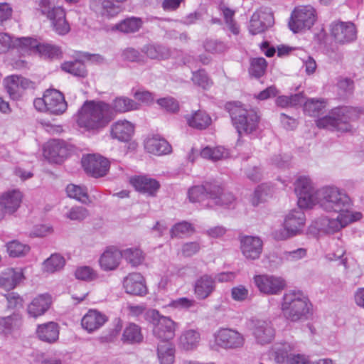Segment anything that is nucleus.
I'll return each instance as SVG.
<instances>
[{"label": "nucleus", "instance_id": "nucleus-19", "mask_svg": "<svg viewBox=\"0 0 364 364\" xmlns=\"http://www.w3.org/2000/svg\"><path fill=\"white\" fill-rule=\"evenodd\" d=\"M331 32L335 41L339 43H348L356 38L357 31L351 22H333L331 25Z\"/></svg>", "mask_w": 364, "mask_h": 364}, {"label": "nucleus", "instance_id": "nucleus-58", "mask_svg": "<svg viewBox=\"0 0 364 364\" xmlns=\"http://www.w3.org/2000/svg\"><path fill=\"white\" fill-rule=\"evenodd\" d=\"M75 274L77 279L84 281H92L97 278L96 272L92 268L87 266L77 268Z\"/></svg>", "mask_w": 364, "mask_h": 364}, {"label": "nucleus", "instance_id": "nucleus-17", "mask_svg": "<svg viewBox=\"0 0 364 364\" xmlns=\"http://www.w3.org/2000/svg\"><path fill=\"white\" fill-rule=\"evenodd\" d=\"M22 198L23 195L18 190H11L2 193L0 196V221L6 215H11L17 211Z\"/></svg>", "mask_w": 364, "mask_h": 364}, {"label": "nucleus", "instance_id": "nucleus-32", "mask_svg": "<svg viewBox=\"0 0 364 364\" xmlns=\"http://www.w3.org/2000/svg\"><path fill=\"white\" fill-rule=\"evenodd\" d=\"M144 147L149 153L156 155H164L171 151V146L164 139L157 136L149 138L145 141Z\"/></svg>", "mask_w": 364, "mask_h": 364}, {"label": "nucleus", "instance_id": "nucleus-57", "mask_svg": "<svg viewBox=\"0 0 364 364\" xmlns=\"http://www.w3.org/2000/svg\"><path fill=\"white\" fill-rule=\"evenodd\" d=\"M192 80L195 85L207 88L211 84L210 80L204 70H199L198 71L193 72Z\"/></svg>", "mask_w": 364, "mask_h": 364}, {"label": "nucleus", "instance_id": "nucleus-42", "mask_svg": "<svg viewBox=\"0 0 364 364\" xmlns=\"http://www.w3.org/2000/svg\"><path fill=\"white\" fill-rule=\"evenodd\" d=\"M326 106V101L324 99L311 98L305 102L304 111L311 117H317Z\"/></svg>", "mask_w": 364, "mask_h": 364}, {"label": "nucleus", "instance_id": "nucleus-30", "mask_svg": "<svg viewBox=\"0 0 364 364\" xmlns=\"http://www.w3.org/2000/svg\"><path fill=\"white\" fill-rule=\"evenodd\" d=\"M23 274L21 269H7L0 275V287L9 291L14 289L23 279Z\"/></svg>", "mask_w": 364, "mask_h": 364}, {"label": "nucleus", "instance_id": "nucleus-52", "mask_svg": "<svg viewBox=\"0 0 364 364\" xmlns=\"http://www.w3.org/2000/svg\"><path fill=\"white\" fill-rule=\"evenodd\" d=\"M267 68V62L264 58H254L251 61L250 73L256 77H261Z\"/></svg>", "mask_w": 364, "mask_h": 364}, {"label": "nucleus", "instance_id": "nucleus-31", "mask_svg": "<svg viewBox=\"0 0 364 364\" xmlns=\"http://www.w3.org/2000/svg\"><path fill=\"white\" fill-rule=\"evenodd\" d=\"M38 338L48 343H53L58 339V325L55 322H48L38 326L36 330Z\"/></svg>", "mask_w": 364, "mask_h": 364}, {"label": "nucleus", "instance_id": "nucleus-10", "mask_svg": "<svg viewBox=\"0 0 364 364\" xmlns=\"http://www.w3.org/2000/svg\"><path fill=\"white\" fill-rule=\"evenodd\" d=\"M299 208L291 210L286 217L284 220V228L276 232V237L278 240H285L294 236L301 231L305 223V215L299 205Z\"/></svg>", "mask_w": 364, "mask_h": 364}, {"label": "nucleus", "instance_id": "nucleus-25", "mask_svg": "<svg viewBox=\"0 0 364 364\" xmlns=\"http://www.w3.org/2000/svg\"><path fill=\"white\" fill-rule=\"evenodd\" d=\"M252 333L257 342L262 345L270 343L275 334L272 323L263 320L255 321Z\"/></svg>", "mask_w": 364, "mask_h": 364}, {"label": "nucleus", "instance_id": "nucleus-38", "mask_svg": "<svg viewBox=\"0 0 364 364\" xmlns=\"http://www.w3.org/2000/svg\"><path fill=\"white\" fill-rule=\"evenodd\" d=\"M38 46V41L31 37L17 38L14 40V47L19 52L31 54L36 53Z\"/></svg>", "mask_w": 364, "mask_h": 364}, {"label": "nucleus", "instance_id": "nucleus-4", "mask_svg": "<svg viewBox=\"0 0 364 364\" xmlns=\"http://www.w3.org/2000/svg\"><path fill=\"white\" fill-rule=\"evenodd\" d=\"M362 113V109L355 107H338L333 108L326 116L316 120L318 128L341 132L352 129L350 122L357 120Z\"/></svg>", "mask_w": 364, "mask_h": 364}, {"label": "nucleus", "instance_id": "nucleus-6", "mask_svg": "<svg viewBox=\"0 0 364 364\" xmlns=\"http://www.w3.org/2000/svg\"><path fill=\"white\" fill-rule=\"evenodd\" d=\"M35 9L50 21L53 29L59 35L69 32L70 25L66 21L65 11L62 6L55 5L54 0H35Z\"/></svg>", "mask_w": 364, "mask_h": 364}, {"label": "nucleus", "instance_id": "nucleus-16", "mask_svg": "<svg viewBox=\"0 0 364 364\" xmlns=\"http://www.w3.org/2000/svg\"><path fill=\"white\" fill-rule=\"evenodd\" d=\"M82 165L86 173L95 178L104 176L109 168L108 160L97 154L83 156Z\"/></svg>", "mask_w": 364, "mask_h": 364}, {"label": "nucleus", "instance_id": "nucleus-12", "mask_svg": "<svg viewBox=\"0 0 364 364\" xmlns=\"http://www.w3.org/2000/svg\"><path fill=\"white\" fill-rule=\"evenodd\" d=\"M215 344L226 350L240 348L245 343L242 334L232 328H220L214 334Z\"/></svg>", "mask_w": 364, "mask_h": 364}, {"label": "nucleus", "instance_id": "nucleus-47", "mask_svg": "<svg viewBox=\"0 0 364 364\" xmlns=\"http://www.w3.org/2000/svg\"><path fill=\"white\" fill-rule=\"evenodd\" d=\"M66 192L70 198H74L82 203L86 204L90 201L87 189L85 186L70 184L66 188Z\"/></svg>", "mask_w": 364, "mask_h": 364}, {"label": "nucleus", "instance_id": "nucleus-15", "mask_svg": "<svg viewBox=\"0 0 364 364\" xmlns=\"http://www.w3.org/2000/svg\"><path fill=\"white\" fill-rule=\"evenodd\" d=\"M240 248L242 255L248 260L258 259L262 252L263 242L258 236L240 235Z\"/></svg>", "mask_w": 364, "mask_h": 364}, {"label": "nucleus", "instance_id": "nucleus-1", "mask_svg": "<svg viewBox=\"0 0 364 364\" xmlns=\"http://www.w3.org/2000/svg\"><path fill=\"white\" fill-rule=\"evenodd\" d=\"M294 185L298 205L301 208H311L316 204L329 213H355L349 196L336 186H327L315 191L307 177L299 178Z\"/></svg>", "mask_w": 364, "mask_h": 364}, {"label": "nucleus", "instance_id": "nucleus-3", "mask_svg": "<svg viewBox=\"0 0 364 364\" xmlns=\"http://www.w3.org/2000/svg\"><path fill=\"white\" fill-rule=\"evenodd\" d=\"M113 117L109 105L102 102H86L80 112L77 123L87 130H97L107 126Z\"/></svg>", "mask_w": 364, "mask_h": 364}, {"label": "nucleus", "instance_id": "nucleus-26", "mask_svg": "<svg viewBox=\"0 0 364 364\" xmlns=\"http://www.w3.org/2000/svg\"><path fill=\"white\" fill-rule=\"evenodd\" d=\"M122 258V251L114 247H109L100 256L99 263L104 271H112L118 267Z\"/></svg>", "mask_w": 364, "mask_h": 364}, {"label": "nucleus", "instance_id": "nucleus-59", "mask_svg": "<svg viewBox=\"0 0 364 364\" xmlns=\"http://www.w3.org/2000/svg\"><path fill=\"white\" fill-rule=\"evenodd\" d=\"M224 18L227 26L230 31L235 35H237L240 32L239 27L237 23L233 20V16L235 14L234 11L231 10L229 8H225L223 10Z\"/></svg>", "mask_w": 364, "mask_h": 364}, {"label": "nucleus", "instance_id": "nucleus-8", "mask_svg": "<svg viewBox=\"0 0 364 364\" xmlns=\"http://www.w3.org/2000/svg\"><path fill=\"white\" fill-rule=\"evenodd\" d=\"M316 19V11L311 6H299L292 12L289 27L294 33H299L310 29Z\"/></svg>", "mask_w": 364, "mask_h": 364}, {"label": "nucleus", "instance_id": "nucleus-27", "mask_svg": "<svg viewBox=\"0 0 364 364\" xmlns=\"http://www.w3.org/2000/svg\"><path fill=\"white\" fill-rule=\"evenodd\" d=\"M51 303L52 299L49 294H40L28 305L27 312L31 317L37 318L43 315L48 310Z\"/></svg>", "mask_w": 364, "mask_h": 364}, {"label": "nucleus", "instance_id": "nucleus-55", "mask_svg": "<svg viewBox=\"0 0 364 364\" xmlns=\"http://www.w3.org/2000/svg\"><path fill=\"white\" fill-rule=\"evenodd\" d=\"M89 215L88 210L82 206H75L66 213V217L71 220L82 221Z\"/></svg>", "mask_w": 364, "mask_h": 364}, {"label": "nucleus", "instance_id": "nucleus-50", "mask_svg": "<svg viewBox=\"0 0 364 364\" xmlns=\"http://www.w3.org/2000/svg\"><path fill=\"white\" fill-rule=\"evenodd\" d=\"M194 232V228L190 223L182 221L175 224L170 230V235L173 237H183L190 232Z\"/></svg>", "mask_w": 364, "mask_h": 364}, {"label": "nucleus", "instance_id": "nucleus-45", "mask_svg": "<svg viewBox=\"0 0 364 364\" xmlns=\"http://www.w3.org/2000/svg\"><path fill=\"white\" fill-rule=\"evenodd\" d=\"M65 264V260L63 256L59 254H53L44 261L43 268L46 272L53 273L63 269Z\"/></svg>", "mask_w": 364, "mask_h": 364}, {"label": "nucleus", "instance_id": "nucleus-29", "mask_svg": "<svg viewBox=\"0 0 364 364\" xmlns=\"http://www.w3.org/2000/svg\"><path fill=\"white\" fill-rule=\"evenodd\" d=\"M134 132V126L127 120H119L111 127V136L120 141H128Z\"/></svg>", "mask_w": 364, "mask_h": 364}, {"label": "nucleus", "instance_id": "nucleus-22", "mask_svg": "<svg viewBox=\"0 0 364 364\" xmlns=\"http://www.w3.org/2000/svg\"><path fill=\"white\" fill-rule=\"evenodd\" d=\"M126 293L136 296H144L147 288L143 276L139 273H131L123 281Z\"/></svg>", "mask_w": 364, "mask_h": 364}, {"label": "nucleus", "instance_id": "nucleus-34", "mask_svg": "<svg viewBox=\"0 0 364 364\" xmlns=\"http://www.w3.org/2000/svg\"><path fill=\"white\" fill-rule=\"evenodd\" d=\"M143 338L141 327L130 323L124 329L122 341L125 343L136 344L141 343Z\"/></svg>", "mask_w": 364, "mask_h": 364}, {"label": "nucleus", "instance_id": "nucleus-40", "mask_svg": "<svg viewBox=\"0 0 364 364\" xmlns=\"http://www.w3.org/2000/svg\"><path fill=\"white\" fill-rule=\"evenodd\" d=\"M61 69L76 77H84L87 75L85 64L79 60L66 61L61 64Z\"/></svg>", "mask_w": 364, "mask_h": 364}, {"label": "nucleus", "instance_id": "nucleus-62", "mask_svg": "<svg viewBox=\"0 0 364 364\" xmlns=\"http://www.w3.org/2000/svg\"><path fill=\"white\" fill-rule=\"evenodd\" d=\"M200 250V245L198 242H189L183 245L181 252L184 257H192Z\"/></svg>", "mask_w": 364, "mask_h": 364}, {"label": "nucleus", "instance_id": "nucleus-35", "mask_svg": "<svg viewBox=\"0 0 364 364\" xmlns=\"http://www.w3.org/2000/svg\"><path fill=\"white\" fill-rule=\"evenodd\" d=\"M141 50L151 59L166 60L171 56L170 49L162 45H146Z\"/></svg>", "mask_w": 364, "mask_h": 364}, {"label": "nucleus", "instance_id": "nucleus-53", "mask_svg": "<svg viewBox=\"0 0 364 364\" xmlns=\"http://www.w3.org/2000/svg\"><path fill=\"white\" fill-rule=\"evenodd\" d=\"M190 201L203 202L205 200V184L191 188L188 192Z\"/></svg>", "mask_w": 364, "mask_h": 364}, {"label": "nucleus", "instance_id": "nucleus-33", "mask_svg": "<svg viewBox=\"0 0 364 364\" xmlns=\"http://www.w3.org/2000/svg\"><path fill=\"white\" fill-rule=\"evenodd\" d=\"M286 358L287 359L288 364H309V359L304 355H288L287 347L286 346V345L283 346L282 349L276 348L275 360H277V362L283 363Z\"/></svg>", "mask_w": 364, "mask_h": 364}, {"label": "nucleus", "instance_id": "nucleus-56", "mask_svg": "<svg viewBox=\"0 0 364 364\" xmlns=\"http://www.w3.org/2000/svg\"><path fill=\"white\" fill-rule=\"evenodd\" d=\"M269 194V188L266 185L258 186L255 189L252 198L251 203L254 206L257 205L259 203L264 201Z\"/></svg>", "mask_w": 364, "mask_h": 364}, {"label": "nucleus", "instance_id": "nucleus-28", "mask_svg": "<svg viewBox=\"0 0 364 364\" xmlns=\"http://www.w3.org/2000/svg\"><path fill=\"white\" fill-rule=\"evenodd\" d=\"M107 320L105 314L97 310L90 309L82 317L81 325L83 328L91 333L102 326Z\"/></svg>", "mask_w": 364, "mask_h": 364}, {"label": "nucleus", "instance_id": "nucleus-18", "mask_svg": "<svg viewBox=\"0 0 364 364\" xmlns=\"http://www.w3.org/2000/svg\"><path fill=\"white\" fill-rule=\"evenodd\" d=\"M274 23V16L271 11H257L251 16L248 28L249 32L252 35L259 34L272 26Z\"/></svg>", "mask_w": 364, "mask_h": 364}, {"label": "nucleus", "instance_id": "nucleus-24", "mask_svg": "<svg viewBox=\"0 0 364 364\" xmlns=\"http://www.w3.org/2000/svg\"><path fill=\"white\" fill-rule=\"evenodd\" d=\"M215 286L214 277L208 274H203L198 277L194 283V294L198 299L204 300L215 290Z\"/></svg>", "mask_w": 364, "mask_h": 364}, {"label": "nucleus", "instance_id": "nucleus-63", "mask_svg": "<svg viewBox=\"0 0 364 364\" xmlns=\"http://www.w3.org/2000/svg\"><path fill=\"white\" fill-rule=\"evenodd\" d=\"M196 302L194 299H190L186 297H181L173 300L171 302L172 306L178 309H189L193 307L196 305Z\"/></svg>", "mask_w": 364, "mask_h": 364}, {"label": "nucleus", "instance_id": "nucleus-14", "mask_svg": "<svg viewBox=\"0 0 364 364\" xmlns=\"http://www.w3.org/2000/svg\"><path fill=\"white\" fill-rule=\"evenodd\" d=\"M70 151L69 146L60 139H51L43 146V156L50 163H61Z\"/></svg>", "mask_w": 364, "mask_h": 364}, {"label": "nucleus", "instance_id": "nucleus-43", "mask_svg": "<svg viewBox=\"0 0 364 364\" xmlns=\"http://www.w3.org/2000/svg\"><path fill=\"white\" fill-rule=\"evenodd\" d=\"M199 341L200 334L194 330L186 331L180 337V344L186 350L195 348Z\"/></svg>", "mask_w": 364, "mask_h": 364}, {"label": "nucleus", "instance_id": "nucleus-39", "mask_svg": "<svg viewBox=\"0 0 364 364\" xmlns=\"http://www.w3.org/2000/svg\"><path fill=\"white\" fill-rule=\"evenodd\" d=\"M139 107V103L126 97H116L112 103V109L120 113L138 109Z\"/></svg>", "mask_w": 364, "mask_h": 364}, {"label": "nucleus", "instance_id": "nucleus-54", "mask_svg": "<svg viewBox=\"0 0 364 364\" xmlns=\"http://www.w3.org/2000/svg\"><path fill=\"white\" fill-rule=\"evenodd\" d=\"M157 103L161 107L171 113H176L179 110L178 101L171 97L160 98L157 100Z\"/></svg>", "mask_w": 364, "mask_h": 364}, {"label": "nucleus", "instance_id": "nucleus-9", "mask_svg": "<svg viewBox=\"0 0 364 364\" xmlns=\"http://www.w3.org/2000/svg\"><path fill=\"white\" fill-rule=\"evenodd\" d=\"M336 218L324 217L318 219L316 223L317 228L328 234H332L339 231L349 223L357 221L361 218V213H337Z\"/></svg>", "mask_w": 364, "mask_h": 364}, {"label": "nucleus", "instance_id": "nucleus-36", "mask_svg": "<svg viewBox=\"0 0 364 364\" xmlns=\"http://www.w3.org/2000/svg\"><path fill=\"white\" fill-rule=\"evenodd\" d=\"M186 118L190 127L198 129H205L211 123L210 117L205 112L201 110H198Z\"/></svg>", "mask_w": 364, "mask_h": 364}, {"label": "nucleus", "instance_id": "nucleus-5", "mask_svg": "<svg viewBox=\"0 0 364 364\" xmlns=\"http://www.w3.org/2000/svg\"><path fill=\"white\" fill-rule=\"evenodd\" d=\"M232 124L238 134H251L258 127L259 117L253 109H247L240 102H229L225 105Z\"/></svg>", "mask_w": 364, "mask_h": 364}, {"label": "nucleus", "instance_id": "nucleus-23", "mask_svg": "<svg viewBox=\"0 0 364 364\" xmlns=\"http://www.w3.org/2000/svg\"><path fill=\"white\" fill-rule=\"evenodd\" d=\"M46 102H47V112L50 114H62L67 109V102L63 95L58 90L51 89L46 91Z\"/></svg>", "mask_w": 364, "mask_h": 364}, {"label": "nucleus", "instance_id": "nucleus-51", "mask_svg": "<svg viewBox=\"0 0 364 364\" xmlns=\"http://www.w3.org/2000/svg\"><path fill=\"white\" fill-rule=\"evenodd\" d=\"M36 53H39L41 56L46 58H54L58 57L61 54V52L58 46L38 42Z\"/></svg>", "mask_w": 364, "mask_h": 364}, {"label": "nucleus", "instance_id": "nucleus-44", "mask_svg": "<svg viewBox=\"0 0 364 364\" xmlns=\"http://www.w3.org/2000/svg\"><path fill=\"white\" fill-rule=\"evenodd\" d=\"M200 156L204 159L215 161L228 157L229 152L228 149L223 146H216L214 148L206 146L201 150Z\"/></svg>", "mask_w": 364, "mask_h": 364}, {"label": "nucleus", "instance_id": "nucleus-7", "mask_svg": "<svg viewBox=\"0 0 364 364\" xmlns=\"http://www.w3.org/2000/svg\"><path fill=\"white\" fill-rule=\"evenodd\" d=\"M310 305L308 298L301 291H290L283 296L282 310L288 319L296 321L306 316Z\"/></svg>", "mask_w": 364, "mask_h": 364}, {"label": "nucleus", "instance_id": "nucleus-49", "mask_svg": "<svg viewBox=\"0 0 364 364\" xmlns=\"http://www.w3.org/2000/svg\"><path fill=\"white\" fill-rule=\"evenodd\" d=\"M205 50L213 54H220L229 49L227 43L218 39H207L204 42Z\"/></svg>", "mask_w": 364, "mask_h": 364}, {"label": "nucleus", "instance_id": "nucleus-20", "mask_svg": "<svg viewBox=\"0 0 364 364\" xmlns=\"http://www.w3.org/2000/svg\"><path fill=\"white\" fill-rule=\"evenodd\" d=\"M130 183L137 191L151 197L156 196L160 188L158 181L147 176H134L130 179Z\"/></svg>", "mask_w": 364, "mask_h": 364}, {"label": "nucleus", "instance_id": "nucleus-37", "mask_svg": "<svg viewBox=\"0 0 364 364\" xmlns=\"http://www.w3.org/2000/svg\"><path fill=\"white\" fill-rule=\"evenodd\" d=\"M141 26L142 21L140 18L131 17L115 24L112 30H117L124 33H135L139 30Z\"/></svg>", "mask_w": 364, "mask_h": 364}, {"label": "nucleus", "instance_id": "nucleus-11", "mask_svg": "<svg viewBox=\"0 0 364 364\" xmlns=\"http://www.w3.org/2000/svg\"><path fill=\"white\" fill-rule=\"evenodd\" d=\"M253 282L259 292L266 295L279 294L286 286L282 277L267 274L254 276Z\"/></svg>", "mask_w": 364, "mask_h": 364}, {"label": "nucleus", "instance_id": "nucleus-64", "mask_svg": "<svg viewBox=\"0 0 364 364\" xmlns=\"http://www.w3.org/2000/svg\"><path fill=\"white\" fill-rule=\"evenodd\" d=\"M14 40H12L11 37L6 33H0V53H4L11 46L14 47Z\"/></svg>", "mask_w": 364, "mask_h": 364}, {"label": "nucleus", "instance_id": "nucleus-2", "mask_svg": "<svg viewBox=\"0 0 364 364\" xmlns=\"http://www.w3.org/2000/svg\"><path fill=\"white\" fill-rule=\"evenodd\" d=\"M146 319L153 325V335L159 340L157 354L161 364H172L175 349L171 341L175 336L176 323L169 317L161 316L155 309L146 312Z\"/></svg>", "mask_w": 364, "mask_h": 364}, {"label": "nucleus", "instance_id": "nucleus-46", "mask_svg": "<svg viewBox=\"0 0 364 364\" xmlns=\"http://www.w3.org/2000/svg\"><path fill=\"white\" fill-rule=\"evenodd\" d=\"M6 250L11 257H22L26 256L30 251L28 245L20 242L18 240H12L6 245Z\"/></svg>", "mask_w": 364, "mask_h": 364}, {"label": "nucleus", "instance_id": "nucleus-21", "mask_svg": "<svg viewBox=\"0 0 364 364\" xmlns=\"http://www.w3.org/2000/svg\"><path fill=\"white\" fill-rule=\"evenodd\" d=\"M5 87L10 97L18 99L23 90L33 87V83L27 78L18 75H11L4 80Z\"/></svg>", "mask_w": 364, "mask_h": 364}, {"label": "nucleus", "instance_id": "nucleus-48", "mask_svg": "<svg viewBox=\"0 0 364 364\" xmlns=\"http://www.w3.org/2000/svg\"><path fill=\"white\" fill-rule=\"evenodd\" d=\"M20 322L21 318L17 314L0 318V333L4 334L11 333L15 328L18 327Z\"/></svg>", "mask_w": 364, "mask_h": 364}, {"label": "nucleus", "instance_id": "nucleus-41", "mask_svg": "<svg viewBox=\"0 0 364 364\" xmlns=\"http://www.w3.org/2000/svg\"><path fill=\"white\" fill-rule=\"evenodd\" d=\"M122 255L126 262L134 267L141 264L145 259L144 252L139 248H127L122 250Z\"/></svg>", "mask_w": 364, "mask_h": 364}, {"label": "nucleus", "instance_id": "nucleus-13", "mask_svg": "<svg viewBox=\"0 0 364 364\" xmlns=\"http://www.w3.org/2000/svg\"><path fill=\"white\" fill-rule=\"evenodd\" d=\"M205 200H209L211 204L219 206H228L234 200V196L230 192H224L223 188L216 181L205 182Z\"/></svg>", "mask_w": 364, "mask_h": 364}, {"label": "nucleus", "instance_id": "nucleus-60", "mask_svg": "<svg viewBox=\"0 0 364 364\" xmlns=\"http://www.w3.org/2000/svg\"><path fill=\"white\" fill-rule=\"evenodd\" d=\"M7 300V308L15 309L21 308L23 306L22 298L16 293L11 292L5 295Z\"/></svg>", "mask_w": 364, "mask_h": 364}, {"label": "nucleus", "instance_id": "nucleus-61", "mask_svg": "<svg viewBox=\"0 0 364 364\" xmlns=\"http://www.w3.org/2000/svg\"><path fill=\"white\" fill-rule=\"evenodd\" d=\"M249 294L248 289L242 285L235 287L231 290V296L233 300L237 301H245Z\"/></svg>", "mask_w": 364, "mask_h": 364}]
</instances>
